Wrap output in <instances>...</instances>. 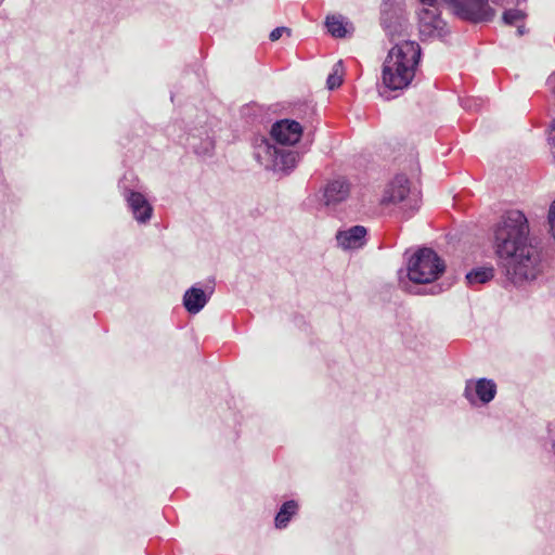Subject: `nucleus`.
<instances>
[{
  "label": "nucleus",
  "instance_id": "1",
  "mask_svg": "<svg viewBox=\"0 0 555 555\" xmlns=\"http://www.w3.org/2000/svg\"><path fill=\"white\" fill-rule=\"evenodd\" d=\"M494 250L505 278L513 284L532 281L542 272V256L529 237V224L520 210L505 212L493 230Z\"/></svg>",
  "mask_w": 555,
  "mask_h": 555
},
{
  "label": "nucleus",
  "instance_id": "2",
  "mask_svg": "<svg viewBox=\"0 0 555 555\" xmlns=\"http://www.w3.org/2000/svg\"><path fill=\"white\" fill-rule=\"evenodd\" d=\"M421 59V47L414 41L396 44L385 59L382 70L380 95L387 90L398 91L408 88L416 72Z\"/></svg>",
  "mask_w": 555,
  "mask_h": 555
},
{
  "label": "nucleus",
  "instance_id": "3",
  "mask_svg": "<svg viewBox=\"0 0 555 555\" xmlns=\"http://www.w3.org/2000/svg\"><path fill=\"white\" fill-rule=\"evenodd\" d=\"M446 262L434 249L423 247L409 258L406 274L414 284H434L430 294L437 295L442 292V287L435 283L446 272Z\"/></svg>",
  "mask_w": 555,
  "mask_h": 555
},
{
  "label": "nucleus",
  "instance_id": "4",
  "mask_svg": "<svg viewBox=\"0 0 555 555\" xmlns=\"http://www.w3.org/2000/svg\"><path fill=\"white\" fill-rule=\"evenodd\" d=\"M255 157L268 170L288 171L296 166L299 155L292 150L278 147L262 138L255 145Z\"/></svg>",
  "mask_w": 555,
  "mask_h": 555
},
{
  "label": "nucleus",
  "instance_id": "5",
  "mask_svg": "<svg viewBox=\"0 0 555 555\" xmlns=\"http://www.w3.org/2000/svg\"><path fill=\"white\" fill-rule=\"evenodd\" d=\"M453 13L474 23L491 21L495 15L485 0H453Z\"/></svg>",
  "mask_w": 555,
  "mask_h": 555
},
{
  "label": "nucleus",
  "instance_id": "6",
  "mask_svg": "<svg viewBox=\"0 0 555 555\" xmlns=\"http://www.w3.org/2000/svg\"><path fill=\"white\" fill-rule=\"evenodd\" d=\"M410 181L404 175H397L385 186L382 197V205H397L409 199Z\"/></svg>",
  "mask_w": 555,
  "mask_h": 555
},
{
  "label": "nucleus",
  "instance_id": "7",
  "mask_svg": "<svg viewBox=\"0 0 555 555\" xmlns=\"http://www.w3.org/2000/svg\"><path fill=\"white\" fill-rule=\"evenodd\" d=\"M271 137L280 145H294L302 135V127L298 121L282 119L272 125Z\"/></svg>",
  "mask_w": 555,
  "mask_h": 555
},
{
  "label": "nucleus",
  "instance_id": "8",
  "mask_svg": "<svg viewBox=\"0 0 555 555\" xmlns=\"http://www.w3.org/2000/svg\"><path fill=\"white\" fill-rule=\"evenodd\" d=\"M122 189V195L133 215V218L140 223L147 222L152 217L153 207L146 197L140 192H134L124 186Z\"/></svg>",
  "mask_w": 555,
  "mask_h": 555
},
{
  "label": "nucleus",
  "instance_id": "9",
  "mask_svg": "<svg viewBox=\"0 0 555 555\" xmlns=\"http://www.w3.org/2000/svg\"><path fill=\"white\" fill-rule=\"evenodd\" d=\"M350 195V183L344 179L338 178L328 182L322 195V201L325 206H336L346 201Z\"/></svg>",
  "mask_w": 555,
  "mask_h": 555
},
{
  "label": "nucleus",
  "instance_id": "10",
  "mask_svg": "<svg viewBox=\"0 0 555 555\" xmlns=\"http://www.w3.org/2000/svg\"><path fill=\"white\" fill-rule=\"evenodd\" d=\"M366 229L363 225H353L336 234L338 246L344 249H358L365 244Z\"/></svg>",
  "mask_w": 555,
  "mask_h": 555
},
{
  "label": "nucleus",
  "instance_id": "11",
  "mask_svg": "<svg viewBox=\"0 0 555 555\" xmlns=\"http://www.w3.org/2000/svg\"><path fill=\"white\" fill-rule=\"evenodd\" d=\"M208 296L202 288L191 287L183 296V305L188 312L198 313L207 304Z\"/></svg>",
  "mask_w": 555,
  "mask_h": 555
},
{
  "label": "nucleus",
  "instance_id": "12",
  "mask_svg": "<svg viewBox=\"0 0 555 555\" xmlns=\"http://www.w3.org/2000/svg\"><path fill=\"white\" fill-rule=\"evenodd\" d=\"M474 391L478 399L486 404L494 398L496 393V385L491 379L481 378L476 383Z\"/></svg>",
  "mask_w": 555,
  "mask_h": 555
},
{
  "label": "nucleus",
  "instance_id": "13",
  "mask_svg": "<svg viewBox=\"0 0 555 555\" xmlns=\"http://www.w3.org/2000/svg\"><path fill=\"white\" fill-rule=\"evenodd\" d=\"M494 276V268L492 266L489 267H479L473 269L466 274V280L469 285L474 284H483L488 281L492 280Z\"/></svg>",
  "mask_w": 555,
  "mask_h": 555
},
{
  "label": "nucleus",
  "instance_id": "14",
  "mask_svg": "<svg viewBox=\"0 0 555 555\" xmlns=\"http://www.w3.org/2000/svg\"><path fill=\"white\" fill-rule=\"evenodd\" d=\"M297 507L295 501L285 502L275 517V527L280 529L285 528L291 517L296 513Z\"/></svg>",
  "mask_w": 555,
  "mask_h": 555
},
{
  "label": "nucleus",
  "instance_id": "15",
  "mask_svg": "<svg viewBox=\"0 0 555 555\" xmlns=\"http://www.w3.org/2000/svg\"><path fill=\"white\" fill-rule=\"evenodd\" d=\"M325 25L327 27L328 33L336 38H344L348 33L346 27L347 24L344 23L341 16H327Z\"/></svg>",
  "mask_w": 555,
  "mask_h": 555
},
{
  "label": "nucleus",
  "instance_id": "16",
  "mask_svg": "<svg viewBox=\"0 0 555 555\" xmlns=\"http://www.w3.org/2000/svg\"><path fill=\"white\" fill-rule=\"evenodd\" d=\"M343 83V62H337L334 67L333 72L328 75L326 85L330 90H334L338 88Z\"/></svg>",
  "mask_w": 555,
  "mask_h": 555
},
{
  "label": "nucleus",
  "instance_id": "17",
  "mask_svg": "<svg viewBox=\"0 0 555 555\" xmlns=\"http://www.w3.org/2000/svg\"><path fill=\"white\" fill-rule=\"evenodd\" d=\"M525 18V13L518 9H511L503 13V22L507 25H515Z\"/></svg>",
  "mask_w": 555,
  "mask_h": 555
},
{
  "label": "nucleus",
  "instance_id": "18",
  "mask_svg": "<svg viewBox=\"0 0 555 555\" xmlns=\"http://www.w3.org/2000/svg\"><path fill=\"white\" fill-rule=\"evenodd\" d=\"M548 224H550V232L555 240V201L551 204L548 209Z\"/></svg>",
  "mask_w": 555,
  "mask_h": 555
},
{
  "label": "nucleus",
  "instance_id": "19",
  "mask_svg": "<svg viewBox=\"0 0 555 555\" xmlns=\"http://www.w3.org/2000/svg\"><path fill=\"white\" fill-rule=\"evenodd\" d=\"M286 33V34H291V30L287 28V27H276L274 28L271 33H270V40L271 41H276L279 40L282 35Z\"/></svg>",
  "mask_w": 555,
  "mask_h": 555
},
{
  "label": "nucleus",
  "instance_id": "20",
  "mask_svg": "<svg viewBox=\"0 0 555 555\" xmlns=\"http://www.w3.org/2000/svg\"><path fill=\"white\" fill-rule=\"evenodd\" d=\"M548 141H550V144H551V152H552V155L555 159V119L553 120L552 125H551V129H550V132H548Z\"/></svg>",
  "mask_w": 555,
  "mask_h": 555
},
{
  "label": "nucleus",
  "instance_id": "21",
  "mask_svg": "<svg viewBox=\"0 0 555 555\" xmlns=\"http://www.w3.org/2000/svg\"><path fill=\"white\" fill-rule=\"evenodd\" d=\"M517 33H518L519 36L524 35V33H525L524 25L517 26Z\"/></svg>",
  "mask_w": 555,
  "mask_h": 555
},
{
  "label": "nucleus",
  "instance_id": "22",
  "mask_svg": "<svg viewBox=\"0 0 555 555\" xmlns=\"http://www.w3.org/2000/svg\"><path fill=\"white\" fill-rule=\"evenodd\" d=\"M466 396L467 398H470L472 396V390L468 387L466 388Z\"/></svg>",
  "mask_w": 555,
  "mask_h": 555
},
{
  "label": "nucleus",
  "instance_id": "23",
  "mask_svg": "<svg viewBox=\"0 0 555 555\" xmlns=\"http://www.w3.org/2000/svg\"><path fill=\"white\" fill-rule=\"evenodd\" d=\"M4 1H5V0H0V7L3 4V2H4Z\"/></svg>",
  "mask_w": 555,
  "mask_h": 555
}]
</instances>
